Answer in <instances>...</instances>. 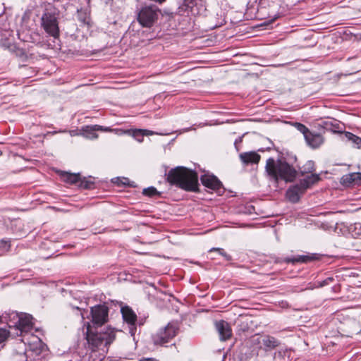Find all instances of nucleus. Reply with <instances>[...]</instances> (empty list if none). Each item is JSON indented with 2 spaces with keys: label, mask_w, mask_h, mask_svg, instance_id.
Listing matches in <instances>:
<instances>
[{
  "label": "nucleus",
  "mask_w": 361,
  "mask_h": 361,
  "mask_svg": "<svg viewBox=\"0 0 361 361\" xmlns=\"http://www.w3.org/2000/svg\"><path fill=\"white\" fill-rule=\"evenodd\" d=\"M166 179L171 185L185 191L195 192L198 190L197 173L188 168L177 166L171 169Z\"/></svg>",
  "instance_id": "f257e3e1"
},
{
  "label": "nucleus",
  "mask_w": 361,
  "mask_h": 361,
  "mask_svg": "<svg viewBox=\"0 0 361 361\" xmlns=\"http://www.w3.org/2000/svg\"><path fill=\"white\" fill-rule=\"evenodd\" d=\"M266 172L275 181L283 180L286 182H293L297 176V171L289 164L284 158L275 160L274 158H269L267 160Z\"/></svg>",
  "instance_id": "f03ea898"
},
{
  "label": "nucleus",
  "mask_w": 361,
  "mask_h": 361,
  "mask_svg": "<svg viewBox=\"0 0 361 361\" xmlns=\"http://www.w3.org/2000/svg\"><path fill=\"white\" fill-rule=\"evenodd\" d=\"M41 27L50 37L58 39L60 36L59 16L54 8L46 9L41 19Z\"/></svg>",
  "instance_id": "7ed1b4c3"
},
{
  "label": "nucleus",
  "mask_w": 361,
  "mask_h": 361,
  "mask_svg": "<svg viewBox=\"0 0 361 361\" xmlns=\"http://www.w3.org/2000/svg\"><path fill=\"white\" fill-rule=\"evenodd\" d=\"M319 179L320 178L318 174H312L307 176L300 182V185H295L287 190L286 196L288 199L293 203L298 202L300 195L311 185L319 181Z\"/></svg>",
  "instance_id": "20e7f679"
},
{
  "label": "nucleus",
  "mask_w": 361,
  "mask_h": 361,
  "mask_svg": "<svg viewBox=\"0 0 361 361\" xmlns=\"http://www.w3.org/2000/svg\"><path fill=\"white\" fill-rule=\"evenodd\" d=\"M160 9L154 5L142 6L137 13V21L145 27H151L158 19Z\"/></svg>",
  "instance_id": "39448f33"
},
{
  "label": "nucleus",
  "mask_w": 361,
  "mask_h": 361,
  "mask_svg": "<svg viewBox=\"0 0 361 361\" xmlns=\"http://www.w3.org/2000/svg\"><path fill=\"white\" fill-rule=\"evenodd\" d=\"M178 327L171 323H169L168 325L161 329L154 336V342L156 345H163L170 342L178 333Z\"/></svg>",
  "instance_id": "423d86ee"
},
{
  "label": "nucleus",
  "mask_w": 361,
  "mask_h": 361,
  "mask_svg": "<svg viewBox=\"0 0 361 361\" xmlns=\"http://www.w3.org/2000/svg\"><path fill=\"white\" fill-rule=\"evenodd\" d=\"M92 322L101 327L109 319V308L105 305H98L91 307Z\"/></svg>",
  "instance_id": "0eeeda50"
},
{
  "label": "nucleus",
  "mask_w": 361,
  "mask_h": 361,
  "mask_svg": "<svg viewBox=\"0 0 361 361\" xmlns=\"http://www.w3.org/2000/svg\"><path fill=\"white\" fill-rule=\"evenodd\" d=\"M123 321L129 325V332L133 336L136 331L137 315L128 306L122 307L121 309Z\"/></svg>",
  "instance_id": "6e6552de"
},
{
  "label": "nucleus",
  "mask_w": 361,
  "mask_h": 361,
  "mask_svg": "<svg viewBox=\"0 0 361 361\" xmlns=\"http://www.w3.org/2000/svg\"><path fill=\"white\" fill-rule=\"evenodd\" d=\"M215 326L221 341H226L231 338L232 329L228 322L221 320L216 322Z\"/></svg>",
  "instance_id": "1a4fd4ad"
},
{
  "label": "nucleus",
  "mask_w": 361,
  "mask_h": 361,
  "mask_svg": "<svg viewBox=\"0 0 361 361\" xmlns=\"http://www.w3.org/2000/svg\"><path fill=\"white\" fill-rule=\"evenodd\" d=\"M200 180L204 186L214 190H218L222 186L220 180L214 175L204 174Z\"/></svg>",
  "instance_id": "9d476101"
},
{
  "label": "nucleus",
  "mask_w": 361,
  "mask_h": 361,
  "mask_svg": "<svg viewBox=\"0 0 361 361\" xmlns=\"http://www.w3.org/2000/svg\"><path fill=\"white\" fill-rule=\"evenodd\" d=\"M306 142L312 148L319 147L324 142L322 136L319 134H314L311 131L305 138Z\"/></svg>",
  "instance_id": "9b49d317"
},
{
  "label": "nucleus",
  "mask_w": 361,
  "mask_h": 361,
  "mask_svg": "<svg viewBox=\"0 0 361 361\" xmlns=\"http://www.w3.org/2000/svg\"><path fill=\"white\" fill-rule=\"evenodd\" d=\"M240 158L245 164H257L260 160V155L255 152H249L240 154Z\"/></svg>",
  "instance_id": "f8f14e48"
},
{
  "label": "nucleus",
  "mask_w": 361,
  "mask_h": 361,
  "mask_svg": "<svg viewBox=\"0 0 361 361\" xmlns=\"http://www.w3.org/2000/svg\"><path fill=\"white\" fill-rule=\"evenodd\" d=\"M32 319L29 314H25L19 318L18 326L21 331L27 332L32 328Z\"/></svg>",
  "instance_id": "ddd939ff"
},
{
  "label": "nucleus",
  "mask_w": 361,
  "mask_h": 361,
  "mask_svg": "<svg viewBox=\"0 0 361 361\" xmlns=\"http://www.w3.org/2000/svg\"><path fill=\"white\" fill-rule=\"evenodd\" d=\"M342 182L344 184H358L361 182V173H352L343 176L342 177Z\"/></svg>",
  "instance_id": "4468645a"
},
{
  "label": "nucleus",
  "mask_w": 361,
  "mask_h": 361,
  "mask_svg": "<svg viewBox=\"0 0 361 361\" xmlns=\"http://www.w3.org/2000/svg\"><path fill=\"white\" fill-rule=\"evenodd\" d=\"M344 138L350 142L353 147L355 148H361V137L353 134L350 132L344 133Z\"/></svg>",
  "instance_id": "2eb2a0df"
},
{
  "label": "nucleus",
  "mask_w": 361,
  "mask_h": 361,
  "mask_svg": "<svg viewBox=\"0 0 361 361\" xmlns=\"http://www.w3.org/2000/svg\"><path fill=\"white\" fill-rule=\"evenodd\" d=\"M62 177L64 181L71 184L80 183V175L79 173H64Z\"/></svg>",
  "instance_id": "dca6fc26"
},
{
  "label": "nucleus",
  "mask_w": 361,
  "mask_h": 361,
  "mask_svg": "<svg viewBox=\"0 0 361 361\" xmlns=\"http://www.w3.org/2000/svg\"><path fill=\"white\" fill-rule=\"evenodd\" d=\"M314 257L312 255H298L293 258L288 259V262H292L293 264L299 262V263H307L309 262L312 261Z\"/></svg>",
  "instance_id": "f3484780"
},
{
  "label": "nucleus",
  "mask_w": 361,
  "mask_h": 361,
  "mask_svg": "<svg viewBox=\"0 0 361 361\" xmlns=\"http://www.w3.org/2000/svg\"><path fill=\"white\" fill-rule=\"evenodd\" d=\"M262 344L266 348L273 349L279 345V342L274 337L271 336H267L263 338Z\"/></svg>",
  "instance_id": "a211bd4d"
},
{
  "label": "nucleus",
  "mask_w": 361,
  "mask_h": 361,
  "mask_svg": "<svg viewBox=\"0 0 361 361\" xmlns=\"http://www.w3.org/2000/svg\"><path fill=\"white\" fill-rule=\"evenodd\" d=\"M314 162L313 161H307L304 166L300 169V172L302 175L305 173L314 174Z\"/></svg>",
  "instance_id": "6ab92c4d"
},
{
  "label": "nucleus",
  "mask_w": 361,
  "mask_h": 361,
  "mask_svg": "<svg viewBox=\"0 0 361 361\" xmlns=\"http://www.w3.org/2000/svg\"><path fill=\"white\" fill-rule=\"evenodd\" d=\"M142 194L149 196V197H154L156 195H159L160 192L157 191V190L154 187H149L147 188H145L143 190Z\"/></svg>",
  "instance_id": "aec40b11"
},
{
  "label": "nucleus",
  "mask_w": 361,
  "mask_h": 361,
  "mask_svg": "<svg viewBox=\"0 0 361 361\" xmlns=\"http://www.w3.org/2000/svg\"><path fill=\"white\" fill-rule=\"evenodd\" d=\"M79 185L80 187L85 189H91L94 188V182L92 180H88L85 178L83 179L80 178Z\"/></svg>",
  "instance_id": "412c9836"
},
{
  "label": "nucleus",
  "mask_w": 361,
  "mask_h": 361,
  "mask_svg": "<svg viewBox=\"0 0 361 361\" xmlns=\"http://www.w3.org/2000/svg\"><path fill=\"white\" fill-rule=\"evenodd\" d=\"M145 131L142 129H136L133 130L132 135L134 138H135L138 142H142L144 137Z\"/></svg>",
  "instance_id": "4be33fe9"
},
{
  "label": "nucleus",
  "mask_w": 361,
  "mask_h": 361,
  "mask_svg": "<svg viewBox=\"0 0 361 361\" xmlns=\"http://www.w3.org/2000/svg\"><path fill=\"white\" fill-rule=\"evenodd\" d=\"M295 126L304 135L305 138L306 137V135L310 133V130L305 125L300 123H295Z\"/></svg>",
  "instance_id": "5701e85b"
},
{
  "label": "nucleus",
  "mask_w": 361,
  "mask_h": 361,
  "mask_svg": "<svg viewBox=\"0 0 361 361\" xmlns=\"http://www.w3.org/2000/svg\"><path fill=\"white\" fill-rule=\"evenodd\" d=\"M9 331L3 328H0V344L4 342L9 336Z\"/></svg>",
  "instance_id": "b1692460"
},
{
  "label": "nucleus",
  "mask_w": 361,
  "mask_h": 361,
  "mask_svg": "<svg viewBox=\"0 0 361 361\" xmlns=\"http://www.w3.org/2000/svg\"><path fill=\"white\" fill-rule=\"evenodd\" d=\"M257 1V0H256ZM274 0H258V8H264L269 6L271 3H274Z\"/></svg>",
  "instance_id": "393cba45"
},
{
  "label": "nucleus",
  "mask_w": 361,
  "mask_h": 361,
  "mask_svg": "<svg viewBox=\"0 0 361 361\" xmlns=\"http://www.w3.org/2000/svg\"><path fill=\"white\" fill-rule=\"evenodd\" d=\"M213 251L218 252L219 254L224 256L227 261H229L231 259V257L229 255L226 254L224 252V250L221 248H214V247L210 250V252H213Z\"/></svg>",
  "instance_id": "a878e982"
},
{
  "label": "nucleus",
  "mask_w": 361,
  "mask_h": 361,
  "mask_svg": "<svg viewBox=\"0 0 361 361\" xmlns=\"http://www.w3.org/2000/svg\"><path fill=\"white\" fill-rule=\"evenodd\" d=\"M334 281V279L333 277H328L326 279L319 282V287H324L325 286L329 285Z\"/></svg>",
  "instance_id": "bb28decb"
},
{
  "label": "nucleus",
  "mask_w": 361,
  "mask_h": 361,
  "mask_svg": "<svg viewBox=\"0 0 361 361\" xmlns=\"http://www.w3.org/2000/svg\"><path fill=\"white\" fill-rule=\"evenodd\" d=\"M86 128L88 129V128H91V130H103V128L102 126H98V125H95V126H86Z\"/></svg>",
  "instance_id": "cd10ccee"
},
{
  "label": "nucleus",
  "mask_w": 361,
  "mask_h": 361,
  "mask_svg": "<svg viewBox=\"0 0 361 361\" xmlns=\"http://www.w3.org/2000/svg\"><path fill=\"white\" fill-rule=\"evenodd\" d=\"M143 131H145L144 136L145 135H154V133L153 131H151V130H143Z\"/></svg>",
  "instance_id": "c85d7f7f"
},
{
  "label": "nucleus",
  "mask_w": 361,
  "mask_h": 361,
  "mask_svg": "<svg viewBox=\"0 0 361 361\" xmlns=\"http://www.w3.org/2000/svg\"><path fill=\"white\" fill-rule=\"evenodd\" d=\"M76 309L80 312V314H81L82 319H83L85 318L84 312H82L78 307H77Z\"/></svg>",
  "instance_id": "c756f323"
},
{
  "label": "nucleus",
  "mask_w": 361,
  "mask_h": 361,
  "mask_svg": "<svg viewBox=\"0 0 361 361\" xmlns=\"http://www.w3.org/2000/svg\"><path fill=\"white\" fill-rule=\"evenodd\" d=\"M326 128L327 129H329V123H328L327 122L326 123Z\"/></svg>",
  "instance_id": "7c9ffc66"
},
{
  "label": "nucleus",
  "mask_w": 361,
  "mask_h": 361,
  "mask_svg": "<svg viewBox=\"0 0 361 361\" xmlns=\"http://www.w3.org/2000/svg\"><path fill=\"white\" fill-rule=\"evenodd\" d=\"M0 323H2V317L0 316Z\"/></svg>",
  "instance_id": "2f4dec72"
}]
</instances>
